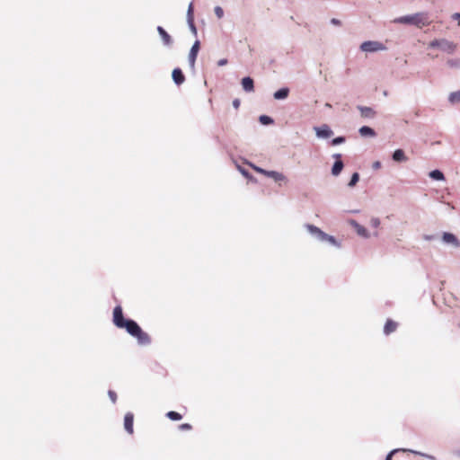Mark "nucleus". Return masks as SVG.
I'll return each instance as SVG.
<instances>
[{
	"instance_id": "nucleus-6",
	"label": "nucleus",
	"mask_w": 460,
	"mask_h": 460,
	"mask_svg": "<svg viewBox=\"0 0 460 460\" xmlns=\"http://www.w3.org/2000/svg\"><path fill=\"white\" fill-rule=\"evenodd\" d=\"M187 22L189 25V28L190 31L193 33L194 36L198 35L197 28L194 23V17H193V4L192 2L189 4L188 11H187Z\"/></svg>"
},
{
	"instance_id": "nucleus-36",
	"label": "nucleus",
	"mask_w": 460,
	"mask_h": 460,
	"mask_svg": "<svg viewBox=\"0 0 460 460\" xmlns=\"http://www.w3.org/2000/svg\"><path fill=\"white\" fill-rule=\"evenodd\" d=\"M370 222L371 226L375 228H377L380 226V220L377 217H373Z\"/></svg>"
},
{
	"instance_id": "nucleus-39",
	"label": "nucleus",
	"mask_w": 460,
	"mask_h": 460,
	"mask_svg": "<svg viewBox=\"0 0 460 460\" xmlns=\"http://www.w3.org/2000/svg\"><path fill=\"white\" fill-rule=\"evenodd\" d=\"M227 59L226 58H222V59H219L217 61V66H226L227 64Z\"/></svg>"
},
{
	"instance_id": "nucleus-18",
	"label": "nucleus",
	"mask_w": 460,
	"mask_h": 460,
	"mask_svg": "<svg viewBox=\"0 0 460 460\" xmlns=\"http://www.w3.org/2000/svg\"><path fill=\"white\" fill-rule=\"evenodd\" d=\"M397 326L398 324L396 322L388 319L384 326V333L385 335H389L396 330Z\"/></svg>"
},
{
	"instance_id": "nucleus-26",
	"label": "nucleus",
	"mask_w": 460,
	"mask_h": 460,
	"mask_svg": "<svg viewBox=\"0 0 460 460\" xmlns=\"http://www.w3.org/2000/svg\"><path fill=\"white\" fill-rule=\"evenodd\" d=\"M259 121L262 125H270V124H273V122H274L273 119L268 115H261L259 117Z\"/></svg>"
},
{
	"instance_id": "nucleus-15",
	"label": "nucleus",
	"mask_w": 460,
	"mask_h": 460,
	"mask_svg": "<svg viewBox=\"0 0 460 460\" xmlns=\"http://www.w3.org/2000/svg\"><path fill=\"white\" fill-rule=\"evenodd\" d=\"M242 86L245 92H247V93L252 92L254 90L253 79L250 76L243 77L242 79Z\"/></svg>"
},
{
	"instance_id": "nucleus-3",
	"label": "nucleus",
	"mask_w": 460,
	"mask_h": 460,
	"mask_svg": "<svg viewBox=\"0 0 460 460\" xmlns=\"http://www.w3.org/2000/svg\"><path fill=\"white\" fill-rule=\"evenodd\" d=\"M360 49L364 52H375L384 50L385 49V47L379 41L367 40L360 45Z\"/></svg>"
},
{
	"instance_id": "nucleus-27",
	"label": "nucleus",
	"mask_w": 460,
	"mask_h": 460,
	"mask_svg": "<svg viewBox=\"0 0 460 460\" xmlns=\"http://www.w3.org/2000/svg\"><path fill=\"white\" fill-rule=\"evenodd\" d=\"M448 66L453 68L460 67V58H451L447 61Z\"/></svg>"
},
{
	"instance_id": "nucleus-13",
	"label": "nucleus",
	"mask_w": 460,
	"mask_h": 460,
	"mask_svg": "<svg viewBox=\"0 0 460 460\" xmlns=\"http://www.w3.org/2000/svg\"><path fill=\"white\" fill-rule=\"evenodd\" d=\"M172 80L177 85H181L185 81V76L181 68L176 67L172 70Z\"/></svg>"
},
{
	"instance_id": "nucleus-43",
	"label": "nucleus",
	"mask_w": 460,
	"mask_h": 460,
	"mask_svg": "<svg viewBox=\"0 0 460 460\" xmlns=\"http://www.w3.org/2000/svg\"><path fill=\"white\" fill-rule=\"evenodd\" d=\"M424 239L427 241H431V240L435 239V235L426 234V235H424Z\"/></svg>"
},
{
	"instance_id": "nucleus-9",
	"label": "nucleus",
	"mask_w": 460,
	"mask_h": 460,
	"mask_svg": "<svg viewBox=\"0 0 460 460\" xmlns=\"http://www.w3.org/2000/svg\"><path fill=\"white\" fill-rule=\"evenodd\" d=\"M333 157L336 160H335V162H334V164L332 165V173L334 176H338L341 173V172L342 171V169L344 167V164L341 161V154H335V155H333Z\"/></svg>"
},
{
	"instance_id": "nucleus-1",
	"label": "nucleus",
	"mask_w": 460,
	"mask_h": 460,
	"mask_svg": "<svg viewBox=\"0 0 460 460\" xmlns=\"http://www.w3.org/2000/svg\"><path fill=\"white\" fill-rule=\"evenodd\" d=\"M113 323L118 328L126 329L128 333L137 338L139 345L151 343L150 336L140 328L136 321L124 317L120 305H117L113 310Z\"/></svg>"
},
{
	"instance_id": "nucleus-21",
	"label": "nucleus",
	"mask_w": 460,
	"mask_h": 460,
	"mask_svg": "<svg viewBox=\"0 0 460 460\" xmlns=\"http://www.w3.org/2000/svg\"><path fill=\"white\" fill-rule=\"evenodd\" d=\"M265 175L268 177L273 178L276 181H283L286 179L284 174H282L279 172H276V171H267Z\"/></svg>"
},
{
	"instance_id": "nucleus-2",
	"label": "nucleus",
	"mask_w": 460,
	"mask_h": 460,
	"mask_svg": "<svg viewBox=\"0 0 460 460\" xmlns=\"http://www.w3.org/2000/svg\"><path fill=\"white\" fill-rule=\"evenodd\" d=\"M395 23L414 25L418 28L429 26L431 23L429 13L427 12L416 13L394 19Z\"/></svg>"
},
{
	"instance_id": "nucleus-14",
	"label": "nucleus",
	"mask_w": 460,
	"mask_h": 460,
	"mask_svg": "<svg viewBox=\"0 0 460 460\" xmlns=\"http://www.w3.org/2000/svg\"><path fill=\"white\" fill-rule=\"evenodd\" d=\"M358 110L360 111L361 116L367 119H373L376 114V111L371 107L359 105L358 106Z\"/></svg>"
},
{
	"instance_id": "nucleus-20",
	"label": "nucleus",
	"mask_w": 460,
	"mask_h": 460,
	"mask_svg": "<svg viewBox=\"0 0 460 460\" xmlns=\"http://www.w3.org/2000/svg\"><path fill=\"white\" fill-rule=\"evenodd\" d=\"M358 133L360 134L361 137H374L376 135V131L368 126H362L358 129Z\"/></svg>"
},
{
	"instance_id": "nucleus-12",
	"label": "nucleus",
	"mask_w": 460,
	"mask_h": 460,
	"mask_svg": "<svg viewBox=\"0 0 460 460\" xmlns=\"http://www.w3.org/2000/svg\"><path fill=\"white\" fill-rule=\"evenodd\" d=\"M156 30L162 38L164 45L170 47L172 44V39L171 35L162 26H157Z\"/></svg>"
},
{
	"instance_id": "nucleus-32",
	"label": "nucleus",
	"mask_w": 460,
	"mask_h": 460,
	"mask_svg": "<svg viewBox=\"0 0 460 460\" xmlns=\"http://www.w3.org/2000/svg\"><path fill=\"white\" fill-rule=\"evenodd\" d=\"M408 449H393L388 453L385 460H392L393 456L399 451H407Z\"/></svg>"
},
{
	"instance_id": "nucleus-40",
	"label": "nucleus",
	"mask_w": 460,
	"mask_h": 460,
	"mask_svg": "<svg viewBox=\"0 0 460 460\" xmlns=\"http://www.w3.org/2000/svg\"><path fill=\"white\" fill-rule=\"evenodd\" d=\"M252 168H253L256 172H261V173H262V174H264V175H265V173H266V172H267V170H264V169H262V168H261V167H258V166H254V165H252Z\"/></svg>"
},
{
	"instance_id": "nucleus-4",
	"label": "nucleus",
	"mask_w": 460,
	"mask_h": 460,
	"mask_svg": "<svg viewBox=\"0 0 460 460\" xmlns=\"http://www.w3.org/2000/svg\"><path fill=\"white\" fill-rule=\"evenodd\" d=\"M316 137L319 138H329L333 135L332 129L327 125L323 124L320 127H314Z\"/></svg>"
},
{
	"instance_id": "nucleus-8",
	"label": "nucleus",
	"mask_w": 460,
	"mask_h": 460,
	"mask_svg": "<svg viewBox=\"0 0 460 460\" xmlns=\"http://www.w3.org/2000/svg\"><path fill=\"white\" fill-rule=\"evenodd\" d=\"M199 48H200V42L199 40H197L193 43V45L190 50V53H189V63L191 67H194V66H195V61H196Z\"/></svg>"
},
{
	"instance_id": "nucleus-35",
	"label": "nucleus",
	"mask_w": 460,
	"mask_h": 460,
	"mask_svg": "<svg viewBox=\"0 0 460 460\" xmlns=\"http://www.w3.org/2000/svg\"><path fill=\"white\" fill-rule=\"evenodd\" d=\"M108 394L111 402L115 403L117 401V394L112 390H109Z\"/></svg>"
},
{
	"instance_id": "nucleus-16",
	"label": "nucleus",
	"mask_w": 460,
	"mask_h": 460,
	"mask_svg": "<svg viewBox=\"0 0 460 460\" xmlns=\"http://www.w3.org/2000/svg\"><path fill=\"white\" fill-rule=\"evenodd\" d=\"M350 224H351V226H353V227L355 228V230L358 235L365 237V238L368 237V232L366 229V227H364L363 226H361L355 220H351Z\"/></svg>"
},
{
	"instance_id": "nucleus-33",
	"label": "nucleus",
	"mask_w": 460,
	"mask_h": 460,
	"mask_svg": "<svg viewBox=\"0 0 460 460\" xmlns=\"http://www.w3.org/2000/svg\"><path fill=\"white\" fill-rule=\"evenodd\" d=\"M440 43H441V39L440 40H434L429 42V47L431 48V49H435V48L439 49Z\"/></svg>"
},
{
	"instance_id": "nucleus-24",
	"label": "nucleus",
	"mask_w": 460,
	"mask_h": 460,
	"mask_svg": "<svg viewBox=\"0 0 460 460\" xmlns=\"http://www.w3.org/2000/svg\"><path fill=\"white\" fill-rule=\"evenodd\" d=\"M321 242H328L333 246L341 247V243L336 240V238L332 235H329L326 234L325 238H322Z\"/></svg>"
},
{
	"instance_id": "nucleus-23",
	"label": "nucleus",
	"mask_w": 460,
	"mask_h": 460,
	"mask_svg": "<svg viewBox=\"0 0 460 460\" xmlns=\"http://www.w3.org/2000/svg\"><path fill=\"white\" fill-rule=\"evenodd\" d=\"M448 102L452 104L460 102V90L456 92L450 93L448 96Z\"/></svg>"
},
{
	"instance_id": "nucleus-38",
	"label": "nucleus",
	"mask_w": 460,
	"mask_h": 460,
	"mask_svg": "<svg viewBox=\"0 0 460 460\" xmlns=\"http://www.w3.org/2000/svg\"><path fill=\"white\" fill-rule=\"evenodd\" d=\"M381 166H382V164H381V162H379V161H376V162H374V163H373V164H372V168H373L374 170H377V169L381 168Z\"/></svg>"
},
{
	"instance_id": "nucleus-22",
	"label": "nucleus",
	"mask_w": 460,
	"mask_h": 460,
	"mask_svg": "<svg viewBox=\"0 0 460 460\" xmlns=\"http://www.w3.org/2000/svg\"><path fill=\"white\" fill-rule=\"evenodd\" d=\"M429 175L432 180H435V181H444L445 180L444 173L438 169H435V170L431 171Z\"/></svg>"
},
{
	"instance_id": "nucleus-30",
	"label": "nucleus",
	"mask_w": 460,
	"mask_h": 460,
	"mask_svg": "<svg viewBox=\"0 0 460 460\" xmlns=\"http://www.w3.org/2000/svg\"><path fill=\"white\" fill-rule=\"evenodd\" d=\"M345 141H346L345 137L340 136V137H334L332 140L331 144L332 146H338V145L343 144Z\"/></svg>"
},
{
	"instance_id": "nucleus-31",
	"label": "nucleus",
	"mask_w": 460,
	"mask_h": 460,
	"mask_svg": "<svg viewBox=\"0 0 460 460\" xmlns=\"http://www.w3.org/2000/svg\"><path fill=\"white\" fill-rule=\"evenodd\" d=\"M215 14L218 19L223 18L224 16V10L221 6L217 5L214 8Z\"/></svg>"
},
{
	"instance_id": "nucleus-10",
	"label": "nucleus",
	"mask_w": 460,
	"mask_h": 460,
	"mask_svg": "<svg viewBox=\"0 0 460 460\" xmlns=\"http://www.w3.org/2000/svg\"><path fill=\"white\" fill-rule=\"evenodd\" d=\"M134 414L130 411L127 412L124 417V429L128 434L134 433Z\"/></svg>"
},
{
	"instance_id": "nucleus-29",
	"label": "nucleus",
	"mask_w": 460,
	"mask_h": 460,
	"mask_svg": "<svg viewBox=\"0 0 460 460\" xmlns=\"http://www.w3.org/2000/svg\"><path fill=\"white\" fill-rule=\"evenodd\" d=\"M408 452H411L414 455H418V456H424L426 458H429L430 460H435V456H431V455H428V454H425V453H421L420 451H416V450H412V449H408L407 450Z\"/></svg>"
},
{
	"instance_id": "nucleus-17",
	"label": "nucleus",
	"mask_w": 460,
	"mask_h": 460,
	"mask_svg": "<svg viewBox=\"0 0 460 460\" xmlns=\"http://www.w3.org/2000/svg\"><path fill=\"white\" fill-rule=\"evenodd\" d=\"M392 158L394 162L403 163L408 160V157L405 155V153L402 149H396L393 155Z\"/></svg>"
},
{
	"instance_id": "nucleus-44",
	"label": "nucleus",
	"mask_w": 460,
	"mask_h": 460,
	"mask_svg": "<svg viewBox=\"0 0 460 460\" xmlns=\"http://www.w3.org/2000/svg\"><path fill=\"white\" fill-rule=\"evenodd\" d=\"M452 19H454V20H460V13H455L452 15Z\"/></svg>"
},
{
	"instance_id": "nucleus-5",
	"label": "nucleus",
	"mask_w": 460,
	"mask_h": 460,
	"mask_svg": "<svg viewBox=\"0 0 460 460\" xmlns=\"http://www.w3.org/2000/svg\"><path fill=\"white\" fill-rule=\"evenodd\" d=\"M305 227L307 229V231L313 237H314L316 240H318L320 242H321L322 238L326 237V233H324L319 227H317L314 225L305 224Z\"/></svg>"
},
{
	"instance_id": "nucleus-19",
	"label": "nucleus",
	"mask_w": 460,
	"mask_h": 460,
	"mask_svg": "<svg viewBox=\"0 0 460 460\" xmlns=\"http://www.w3.org/2000/svg\"><path fill=\"white\" fill-rule=\"evenodd\" d=\"M289 88L288 87H282L280 89H279L278 91H276L273 94L274 96V99L276 100H285L288 98V94H289Z\"/></svg>"
},
{
	"instance_id": "nucleus-42",
	"label": "nucleus",
	"mask_w": 460,
	"mask_h": 460,
	"mask_svg": "<svg viewBox=\"0 0 460 460\" xmlns=\"http://www.w3.org/2000/svg\"><path fill=\"white\" fill-rule=\"evenodd\" d=\"M233 106L235 108V109H238L239 106H240V100L239 99H234L233 101Z\"/></svg>"
},
{
	"instance_id": "nucleus-28",
	"label": "nucleus",
	"mask_w": 460,
	"mask_h": 460,
	"mask_svg": "<svg viewBox=\"0 0 460 460\" xmlns=\"http://www.w3.org/2000/svg\"><path fill=\"white\" fill-rule=\"evenodd\" d=\"M358 180H359L358 172H354L351 175V178H350V181L348 183V186L349 187H354L357 184V182L358 181Z\"/></svg>"
},
{
	"instance_id": "nucleus-37",
	"label": "nucleus",
	"mask_w": 460,
	"mask_h": 460,
	"mask_svg": "<svg viewBox=\"0 0 460 460\" xmlns=\"http://www.w3.org/2000/svg\"><path fill=\"white\" fill-rule=\"evenodd\" d=\"M191 428V425L189 423H182L179 426V429L181 430H190Z\"/></svg>"
},
{
	"instance_id": "nucleus-41",
	"label": "nucleus",
	"mask_w": 460,
	"mask_h": 460,
	"mask_svg": "<svg viewBox=\"0 0 460 460\" xmlns=\"http://www.w3.org/2000/svg\"><path fill=\"white\" fill-rule=\"evenodd\" d=\"M331 23L333 25L340 26L341 24V22L339 19L332 18V19H331Z\"/></svg>"
},
{
	"instance_id": "nucleus-11",
	"label": "nucleus",
	"mask_w": 460,
	"mask_h": 460,
	"mask_svg": "<svg viewBox=\"0 0 460 460\" xmlns=\"http://www.w3.org/2000/svg\"><path fill=\"white\" fill-rule=\"evenodd\" d=\"M456 49V45L454 42L449 41L446 39H441L439 49H441L442 51L447 52L448 54H452L455 52Z\"/></svg>"
},
{
	"instance_id": "nucleus-34",
	"label": "nucleus",
	"mask_w": 460,
	"mask_h": 460,
	"mask_svg": "<svg viewBox=\"0 0 460 460\" xmlns=\"http://www.w3.org/2000/svg\"><path fill=\"white\" fill-rule=\"evenodd\" d=\"M238 170L246 178L252 179V176L250 174V172L246 169L238 165Z\"/></svg>"
},
{
	"instance_id": "nucleus-7",
	"label": "nucleus",
	"mask_w": 460,
	"mask_h": 460,
	"mask_svg": "<svg viewBox=\"0 0 460 460\" xmlns=\"http://www.w3.org/2000/svg\"><path fill=\"white\" fill-rule=\"evenodd\" d=\"M442 241L445 243L451 244L455 248L460 247V241L454 234L444 232L442 234Z\"/></svg>"
},
{
	"instance_id": "nucleus-25",
	"label": "nucleus",
	"mask_w": 460,
	"mask_h": 460,
	"mask_svg": "<svg viewBox=\"0 0 460 460\" xmlns=\"http://www.w3.org/2000/svg\"><path fill=\"white\" fill-rule=\"evenodd\" d=\"M166 417L169 418L171 420H180L182 419L181 414L174 411H168L166 413Z\"/></svg>"
}]
</instances>
